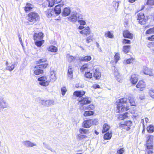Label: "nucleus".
<instances>
[{
  "instance_id": "1",
  "label": "nucleus",
  "mask_w": 154,
  "mask_h": 154,
  "mask_svg": "<svg viewBox=\"0 0 154 154\" xmlns=\"http://www.w3.org/2000/svg\"><path fill=\"white\" fill-rule=\"evenodd\" d=\"M119 112H123L129 109V105L134 106L136 103L133 98L130 97L126 98H121L117 100L116 103Z\"/></svg>"
},
{
  "instance_id": "2",
  "label": "nucleus",
  "mask_w": 154,
  "mask_h": 154,
  "mask_svg": "<svg viewBox=\"0 0 154 154\" xmlns=\"http://www.w3.org/2000/svg\"><path fill=\"white\" fill-rule=\"evenodd\" d=\"M39 18L38 14L35 12H30L28 15V20L33 23L38 20Z\"/></svg>"
},
{
  "instance_id": "3",
  "label": "nucleus",
  "mask_w": 154,
  "mask_h": 154,
  "mask_svg": "<svg viewBox=\"0 0 154 154\" xmlns=\"http://www.w3.org/2000/svg\"><path fill=\"white\" fill-rule=\"evenodd\" d=\"M41 103L45 107H49L53 105L54 104L53 100L48 99L47 100H42L40 101Z\"/></svg>"
},
{
  "instance_id": "4",
  "label": "nucleus",
  "mask_w": 154,
  "mask_h": 154,
  "mask_svg": "<svg viewBox=\"0 0 154 154\" xmlns=\"http://www.w3.org/2000/svg\"><path fill=\"white\" fill-rule=\"evenodd\" d=\"M146 145L147 148L151 149L152 147V141L153 140V137L152 136L147 135L146 136Z\"/></svg>"
},
{
  "instance_id": "5",
  "label": "nucleus",
  "mask_w": 154,
  "mask_h": 154,
  "mask_svg": "<svg viewBox=\"0 0 154 154\" xmlns=\"http://www.w3.org/2000/svg\"><path fill=\"white\" fill-rule=\"evenodd\" d=\"M38 80L40 81L39 84L42 86H46L48 85L50 82L49 80H47V78L43 76L38 78Z\"/></svg>"
},
{
  "instance_id": "6",
  "label": "nucleus",
  "mask_w": 154,
  "mask_h": 154,
  "mask_svg": "<svg viewBox=\"0 0 154 154\" xmlns=\"http://www.w3.org/2000/svg\"><path fill=\"white\" fill-rule=\"evenodd\" d=\"M78 100L79 101V104L82 105V106L90 103L91 102V100L89 99V98L88 97L79 98Z\"/></svg>"
},
{
  "instance_id": "7",
  "label": "nucleus",
  "mask_w": 154,
  "mask_h": 154,
  "mask_svg": "<svg viewBox=\"0 0 154 154\" xmlns=\"http://www.w3.org/2000/svg\"><path fill=\"white\" fill-rule=\"evenodd\" d=\"M47 60L45 59H43L39 60L37 61V64H39L36 66L35 67V68L38 69L43 68H45L48 65V63H42L45 62H46Z\"/></svg>"
},
{
  "instance_id": "8",
  "label": "nucleus",
  "mask_w": 154,
  "mask_h": 154,
  "mask_svg": "<svg viewBox=\"0 0 154 154\" xmlns=\"http://www.w3.org/2000/svg\"><path fill=\"white\" fill-rule=\"evenodd\" d=\"M144 16L143 13L140 12L137 14V20H139V23L141 24L145 23L146 20L144 18Z\"/></svg>"
},
{
  "instance_id": "9",
  "label": "nucleus",
  "mask_w": 154,
  "mask_h": 154,
  "mask_svg": "<svg viewBox=\"0 0 154 154\" xmlns=\"http://www.w3.org/2000/svg\"><path fill=\"white\" fill-rule=\"evenodd\" d=\"M9 107L8 103L3 98L0 97V109Z\"/></svg>"
},
{
  "instance_id": "10",
  "label": "nucleus",
  "mask_w": 154,
  "mask_h": 154,
  "mask_svg": "<svg viewBox=\"0 0 154 154\" xmlns=\"http://www.w3.org/2000/svg\"><path fill=\"white\" fill-rule=\"evenodd\" d=\"M114 75L118 81L120 82H122V77L119 73L118 70L116 68H115L114 71Z\"/></svg>"
},
{
  "instance_id": "11",
  "label": "nucleus",
  "mask_w": 154,
  "mask_h": 154,
  "mask_svg": "<svg viewBox=\"0 0 154 154\" xmlns=\"http://www.w3.org/2000/svg\"><path fill=\"white\" fill-rule=\"evenodd\" d=\"M77 13L76 11L72 12L70 17L68 18V20L69 21L73 23H75L77 20Z\"/></svg>"
},
{
  "instance_id": "12",
  "label": "nucleus",
  "mask_w": 154,
  "mask_h": 154,
  "mask_svg": "<svg viewBox=\"0 0 154 154\" xmlns=\"http://www.w3.org/2000/svg\"><path fill=\"white\" fill-rule=\"evenodd\" d=\"M143 72L144 74L149 75L150 76L153 75V73L152 72V69L150 68H149L146 66L143 67Z\"/></svg>"
},
{
  "instance_id": "13",
  "label": "nucleus",
  "mask_w": 154,
  "mask_h": 154,
  "mask_svg": "<svg viewBox=\"0 0 154 154\" xmlns=\"http://www.w3.org/2000/svg\"><path fill=\"white\" fill-rule=\"evenodd\" d=\"M146 87L145 82L143 80H140L136 86V87L140 91H143Z\"/></svg>"
},
{
  "instance_id": "14",
  "label": "nucleus",
  "mask_w": 154,
  "mask_h": 154,
  "mask_svg": "<svg viewBox=\"0 0 154 154\" xmlns=\"http://www.w3.org/2000/svg\"><path fill=\"white\" fill-rule=\"evenodd\" d=\"M23 145L26 147H32L37 146L35 143H33L29 140H25L23 143Z\"/></svg>"
},
{
  "instance_id": "15",
  "label": "nucleus",
  "mask_w": 154,
  "mask_h": 154,
  "mask_svg": "<svg viewBox=\"0 0 154 154\" xmlns=\"http://www.w3.org/2000/svg\"><path fill=\"white\" fill-rule=\"evenodd\" d=\"M43 35L42 32L35 33L33 36L34 40L35 41L42 40L43 38Z\"/></svg>"
},
{
  "instance_id": "16",
  "label": "nucleus",
  "mask_w": 154,
  "mask_h": 154,
  "mask_svg": "<svg viewBox=\"0 0 154 154\" xmlns=\"http://www.w3.org/2000/svg\"><path fill=\"white\" fill-rule=\"evenodd\" d=\"M122 127L125 128H126L127 130H128L130 129V127L132 125V123L131 121H128L124 122V123L121 124Z\"/></svg>"
},
{
  "instance_id": "17",
  "label": "nucleus",
  "mask_w": 154,
  "mask_h": 154,
  "mask_svg": "<svg viewBox=\"0 0 154 154\" xmlns=\"http://www.w3.org/2000/svg\"><path fill=\"white\" fill-rule=\"evenodd\" d=\"M130 81L132 84H136L138 81V75L136 74L132 75L131 76Z\"/></svg>"
},
{
  "instance_id": "18",
  "label": "nucleus",
  "mask_w": 154,
  "mask_h": 154,
  "mask_svg": "<svg viewBox=\"0 0 154 154\" xmlns=\"http://www.w3.org/2000/svg\"><path fill=\"white\" fill-rule=\"evenodd\" d=\"M91 122V119L86 120L84 121L82 123V126L83 127L86 128H88L92 125Z\"/></svg>"
},
{
  "instance_id": "19",
  "label": "nucleus",
  "mask_w": 154,
  "mask_h": 154,
  "mask_svg": "<svg viewBox=\"0 0 154 154\" xmlns=\"http://www.w3.org/2000/svg\"><path fill=\"white\" fill-rule=\"evenodd\" d=\"M79 32L83 35H89L90 34L91 32L90 28L88 26L82 30L80 31Z\"/></svg>"
},
{
  "instance_id": "20",
  "label": "nucleus",
  "mask_w": 154,
  "mask_h": 154,
  "mask_svg": "<svg viewBox=\"0 0 154 154\" xmlns=\"http://www.w3.org/2000/svg\"><path fill=\"white\" fill-rule=\"evenodd\" d=\"M123 35L125 38L131 39H132L133 37V34L130 33L128 30H125L123 32Z\"/></svg>"
},
{
  "instance_id": "21",
  "label": "nucleus",
  "mask_w": 154,
  "mask_h": 154,
  "mask_svg": "<svg viewBox=\"0 0 154 154\" xmlns=\"http://www.w3.org/2000/svg\"><path fill=\"white\" fill-rule=\"evenodd\" d=\"M73 68L72 67L71 65L69 64L68 70V76L69 79H72L73 77Z\"/></svg>"
},
{
  "instance_id": "22",
  "label": "nucleus",
  "mask_w": 154,
  "mask_h": 154,
  "mask_svg": "<svg viewBox=\"0 0 154 154\" xmlns=\"http://www.w3.org/2000/svg\"><path fill=\"white\" fill-rule=\"evenodd\" d=\"M61 5H57L55 7L54 11V14L55 15L57 16L61 13Z\"/></svg>"
},
{
  "instance_id": "23",
  "label": "nucleus",
  "mask_w": 154,
  "mask_h": 154,
  "mask_svg": "<svg viewBox=\"0 0 154 154\" xmlns=\"http://www.w3.org/2000/svg\"><path fill=\"white\" fill-rule=\"evenodd\" d=\"M34 7V6L30 3H27L25 7L24 10L26 12L31 11Z\"/></svg>"
},
{
  "instance_id": "24",
  "label": "nucleus",
  "mask_w": 154,
  "mask_h": 154,
  "mask_svg": "<svg viewBox=\"0 0 154 154\" xmlns=\"http://www.w3.org/2000/svg\"><path fill=\"white\" fill-rule=\"evenodd\" d=\"M101 76V73L99 69L98 68L96 69L94 72V77L96 79H100Z\"/></svg>"
},
{
  "instance_id": "25",
  "label": "nucleus",
  "mask_w": 154,
  "mask_h": 154,
  "mask_svg": "<svg viewBox=\"0 0 154 154\" xmlns=\"http://www.w3.org/2000/svg\"><path fill=\"white\" fill-rule=\"evenodd\" d=\"M46 14L48 17H51L52 16H55L54 14V10L52 9H48L46 12Z\"/></svg>"
},
{
  "instance_id": "26",
  "label": "nucleus",
  "mask_w": 154,
  "mask_h": 154,
  "mask_svg": "<svg viewBox=\"0 0 154 154\" xmlns=\"http://www.w3.org/2000/svg\"><path fill=\"white\" fill-rule=\"evenodd\" d=\"M71 13V10L69 8H65L62 12V14L64 17H66L68 16Z\"/></svg>"
},
{
  "instance_id": "27",
  "label": "nucleus",
  "mask_w": 154,
  "mask_h": 154,
  "mask_svg": "<svg viewBox=\"0 0 154 154\" xmlns=\"http://www.w3.org/2000/svg\"><path fill=\"white\" fill-rule=\"evenodd\" d=\"M57 79V77L56 76L55 72L51 71L50 72V79L49 80L50 82H54Z\"/></svg>"
},
{
  "instance_id": "28",
  "label": "nucleus",
  "mask_w": 154,
  "mask_h": 154,
  "mask_svg": "<svg viewBox=\"0 0 154 154\" xmlns=\"http://www.w3.org/2000/svg\"><path fill=\"white\" fill-rule=\"evenodd\" d=\"M79 132L80 134L83 135H86L87 136L89 133V131L88 129H84L81 128L79 129Z\"/></svg>"
},
{
  "instance_id": "29",
  "label": "nucleus",
  "mask_w": 154,
  "mask_h": 154,
  "mask_svg": "<svg viewBox=\"0 0 154 154\" xmlns=\"http://www.w3.org/2000/svg\"><path fill=\"white\" fill-rule=\"evenodd\" d=\"M85 93V92L83 91H75L74 93L73 94L80 98L82 97V96L84 95Z\"/></svg>"
},
{
  "instance_id": "30",
  "label": "nucleus",
  "mask_w": 154,
  "mask_h": 154,
  "mask_svg": "<svg viewBox=\"0 0 154 154\" xmlns=\"http://www.w3.org/2000/svg\"><path fill=\"white\" fill-rule=\"evenodd\" d=\"M88 137V136H87L86 135H83L80 134L77 135L76 138L78 140H81L87 138Z\"/></svg>"
},
{
  "instance_id": "31",
  "label": "nucleus",
  "mask_w": 154,
  "mask_h": 154,
  "mask_svg": "<svg viewBox=\"0 0 154 154\" xmlns=\"http://www.w3.org/2000/svg\"><path fill=\"white\" fill-rule=\"evenodd\" d=\"M128 113L126 112L125 113L120 115L118 119L120 120H122L126 119L128 117Z\"/></svg>"
},
{
  "instance_id": "32",
  "label": "nucleus",
  "mask_w": 154,
  "mask_h": 154,
  "mask_svg": "<svg viewBox=\"0 0 154 154\" xmlns=\"http://www.w3.org/2000/svg\"><path fill=\"white\" fill-rule=\"evenodd\" d=\"M109 128L110 127L108 124L106 123L104 124L103 126L102 133H103L106 132L109 129Z\"/></svg>"
},
{
  "instance_id": "33",
  "label": "nucleus",
  "mask_w": 154,
  "mask_h": 154,
  "mask_svg": "<svg viewBox=\"0 0 154 154\" xmlns=\"http://www.w3.org/2000/svg\"><path fill=\"white\" fill-rule=\"evenodd\" d=\"M112 132H108L105 134L104 136V138L105 140H109L110 139L112 136Z\"/></svg>"
},
{
  "instance_id": "34",
  "label": "nucleus",
  "mask_w": 154,
  "mask_h": 154,
  "mask_svg": "<svg viewBox=\"0 0 154 154\" xmlns=\"http://www.w3.org/2000/svg\"><path fill=\"white\" fill-rule=\"evenodd\" d=\"M55 3H59V4L58 5H61V7L64 6L66 4V2L64 0H55Z\"/></svg>"
},
{
  "instance_id": "35",
  "label": "nucleus",
  "mask_w": 154,
  "mask_h": 154,
  "mask_svg": "<svg viewBox=\"0 0 154 154\" xmlns=\"http://www.w3.org/2000/svg\"><path fill=\"white\" fill-rule=\"evenodd\" d=\"M94 114V112L92 111H87L85 112L84 116H90L93 115Z\"/></svg>"
},
{
  "instance_id": "36",
  "label": "nucleus",
  "mask_w": 154,
  "mask_h": 154,
  "mask_svg": "<svg viewBox=\"0 0 154 154\" xmlns=\"http://www.w3.org/2000/svg\"><path fill=\"white\" fill-rule=\"evenodd\" d=\"M91 59L90 56H86L84 57H82L81 59V61L84 62H88Z\"/></svg>"
},
{
  "instance_id": "37",
  "label": "nucleus",
  "mask_w": 154,
  "mask_h": 154,
  "mask_svg": "<svg viewBox=\"0 0 154 154\" xmlns=\"http://www.w3.org/2000/svg\"><path fill=\"white\" fill-rule=\"evenodd\" d=\"M146 129L149 133H153L154 131V126L152 125H149L147 127Z\"/></svg>"
},
{
  "instance_id": "38",
  "label": "nucleus",
  "mask_w": 154,
  "mask_h": 154,
  "mask_svg": "<svg viewBox=\"0 0 154 154\" xmlns=\"http://www.w3.org/2000/svg\"><path fill=\"white\" fill-rule=\"evenodd\" d=\"M35 44L38 47H40L44 43V41L43 40L35 41Z\"/></svg>"
},
{
  "instance_id": "39",
  "label": "nucleus",
  "mask_w": 154,
  "mask_h": 154,
  "mask_svg": "<svg viewBox=\"0 0 154 154\" xmlns=\"http://www.w3.org/2000/svg\"><path fill=\"white\" fill-rule=\"evenodd\" d=\"M95 108V106L94 105L91 104L86 107L84 106L83 107V109L86 110H93Z\"/></svg>"
},
{
  "instance_id": "40",
  "label": "nucleus",
  "mask_w": 154,
  "mask_h": 154,
  "mask_svg": "<svg viewBox=\"0 0 154 154\" xmlns=\"http://www.w3.org/2000/svg\"><path fill=\"white\" fill-rule=\"evenodd\" d=\"M48 50L52 52H55L57 51V48L56 47L52 45L50 46L48 48Z\"/></svg>"
},
{
  "instance_id": "41",
  "label": "nucleus",
  "mask_w": 154,
  "mask_h": 154,
  "mask_svg": "<svg viewBox=\"0 0 154 154\" xmlns=\"http://www.w3.org/2000/svg\"><path fill=\"white\" fill-rule=\"evenodd\" d=\"M131 48L130 45H125L123 46V51L125 53H127L130 50Z\"/></svg>"
},
{
  "instance_id": "42",
  "label": "nucleus",
  "mask_w": 154,
  "mask_h": 154,
  "mask_svg": "<svg viewBox=\"0 0 154 154\" xmlns=\"http://www.w3.org/2000/svg\"><path fill=\"white\" fill-rule=\"evenodd\" d=\"M34 73L36 75H39L43 73V70L40 69H36L34 71Z\"/></svg>"
},
{
  "instance_id": "43",
  "label": "nucleus",
  "mask_w": 154,
  "mask_h": 154,
  "mask_svg": "<svg viewBox=\"0 0 154 154\" xmlns=\"http://www.w3.org/2000/svg\"><path fill=\"white\" fill-rule=\"evenodd\" d=\"M15 64H12L11 66H7L6 69L11 72L15 68Z\"/></svg>"
},
{
  "instance_id": "44",
  "label": "nucleus",
  "mask_w": 154,
  "mask_h": 154,
  "mask_svg": "<svg viewBox=\"0 0 154 154\" xmlns=\"http://www.w3.org/2000/svg\"><path fill=\"white\" fill-rule=\"evenodd\" d=\"M146 34H153L154 33V27L150 28L147 30L146 32Z\"/></svg>"
},
{
  "instance_id": "45",
  "label": "nucleus",
  "mask_w": 154,
  "mask_h": 154,
  "mask_svg": "<svg viewBox=\"0 0 154 154\" xmlns=\"http://www.w3.org/2000/svg\"><path fill=\"white\" fill-rule=\"evenodd\" d=\"M93 37L92 35H90L86 38V42L88 43L91 42L93 40Z\"/></svg>"
},
{
  "instance_id": "46",
  "label": "nucleus",
  "mask_w": 154,
  "mask_h": 154,
  "mask_svg": "<svg viewBox=\"0 0 154 154\" xmlns=\"http://www.w3.org/2000/svg\"><path fill=\"white\" fill-rule=\"evenodd\" d=\"M105 37H108L110 38H112L113 35L109 31H108L105 33Z\"/></svg>"
},
{
  "instance_id": "47",
  "label": "nucleus",
  "mask_w": 154,
  "mask_h": 154,
  "mask_svg": "<svg viewBox=\"0 0 154 154\" xmlns=\"http://www.w3.org/2000/svg\"><path fill=\"white\" fill-rule=\"evenodd\" d=\"M88 68V65L87 64H85L82 66L80 69V70L82 72Z\"/></svg>"
},
{
  "instance_id": "48",
  "label": "nucleus",
  "mask_w": 154,
  "mask_h": 154,
  "mask_svg": "<svg viewBox=\"0 0 154 154\" xmlns=\"http://www.w3.org/2000/svg\"><path fill=\"white\" fill-rule=\"evenodd\" d=\"M61 91L62 94L63 96H64L65 95V93L67 91V89L66 87H63L61 88Z\"/></svg>"
},
{
  "instance_id": "49",
  "label": "nucleus",
  "mask_w": 154,
  "mask_h": 154,
  "mask_svg": "<svg viewBox=\"0 0 154 154\" xmlns=\"http://www.w3.org/2000/svg\"><path fill=\"white\" fill-rule=\"evenodd\" d=\"M85 75L87 78H91L92 77V74L90 72H85Z\"/></svg>"
},
{
  "instance_id": "50",
  "label": "nucleus",
  "mask_w": 154,
  "mask_h": 154,
  "mask_svg": "<svg viewBox=\"0 0 154 154\" xmlns=\"http://www.w3.org/2000/svg\"><path fill=\"white\" fill-rule=\"evenodd\" d=\"M119 54L118 53H116L114 56V59L116 63L118 61L119 59Z\"/></svg>"
},
{
  "instance_id": "51",
  "label": "nucleus",
  "mask_w": 154,
  "mask_h": 154,
  "mask_svg": "<svg viewBox=\"0 0 154 154\" xmlns=\"http://www.w3.org/2000/svg\"><path fill=\"white\" fill-rule=\"evenodd\" d=\"M91 120L92 121L91 122V124L92 125H96L98 123V119H91Z\"/></svg>"
},
{
  "instance_id": "52",
  "label": "nucleus",
  "mask_w": 154,
  "mask_h": 154,
  "mask_svg": "<svg viewBox=\"0 0 154 154\" xmlns=\"http://www.w3.org/2000/svg\"><path fill=\"white\" fill-rule=\"evenodd\" d=\"M67 57H68V60L69 62H71L75 60V58L73 56L69 55V56H67Z\"/></svg>"
},
{
  "instance_id": "53",
  "label": "nucleus",
  "mask_w": 154,
  "mask_h": 154,
  "mask_svg": "<svg viewBox=\"0 0 154 154\" xmlns=\"http://www.w3.org/2000/svg\"><path fill=\"white\" fill-rule=\"evenodd\" d=\"M147 4L151 5H154V0H148L147 2Z\"/></svg>"
},
{
  "instance_id": "54",
  "label": "nucleus",
  "mask_w": 154,
  "mask_h": 154,
  "mask_svg": "<svg viewBox=\"0 0 154 154\" xmlns=\"http://www.w3.org/2000/svg\"><path fill=\"white\" fill-rule=\"evenodd\" d=\"M134 59L133 58L129 59H127L126 61H125L127 64H129L131 63L133 61Z\"/></svg>"
},
{
  "instance_id": "55",
  "label": "nucleus",
  "mask_w": 154,
  "mask_h": 154,
  "mask_svg": "<svg viewBox=\"0 0 154 154\" xmlns=\"http://www.w3.org/2000/svg\"><path fill=\"white\" fill-rule=\"evenodd\" d=\"M149 94L150 96L152 98L154 99V90H151L149 91Z\"/></svg>"
},
{
  "instance_id": "56",
  "label": "nucleus",
  "mask_w": 154,
  "mask_h": 154,
  "mask_svg": "<svg viewBox=\"0 0 154 154\" xmlns=\"http://www.w3.org/2000/svg\"><path fill=\"white\" fill-rule=\"evenodd\" d=\"M123 43L124 44H129L131 43V41L129 40L124 39L123 41Z\"/></svg>"
},
{
  "instance_id": "57",
  "label": "nucleus",
  "mask_w": 154,
  "mask_h": 154,
  "mask_svg": "<svg viewBox=\"0 0 154 154\" xmlns=\"http://www.w3.org/2000/svg\"><path fill=\"white\" fill-rule=\"evenodd\" d=\"M79 23L81 25H85L86 24L85 22L82 20H79Z\"/></svg>"
},
{
  "instance_id": "58",
  "label": "nucleus",
  "mask_w": 154,
  "mask_h": 154,
  "mask_svg": "<svg viewBox=\"0 0 154 154\" xmlns=\"http://www.w3.org/2000/svg\"><path fill=\"white\" fill-rule=\"evenodd\" d=\"M125 150L123 148H121L117 151V153L118 154H122L124 152Z\"/></svg>"
},
{
  "instance_id": "59",
  "label": "nucleus",
  "mask_w": 154,
  "mask_h": 154,
  "mask_svg": "<svg viewBox=\"0 0 154 154\" xmlns=\"http://www.w3.org/2000/svg\"><path fill=\"white\" fill-rule=\"evenodd\" d=\"M148 149L147 150V153L149 154H152L153 153V151L152 150V147L151 148V149L147 148Z\"/></svg>"
},
{
  "instance_id": "60",
  "label": "nucleus",
  "mask_w": 154,
  "mask_h": 154,
  "mask_svg": "<svg viewBox=\"0 0 154 154\" xmlns=\"http://www.w3.org/2000/svg\"><path fill=\"white\" fill-rule=\"evenodd\" d=\"M75 87L78 88H80L83 87V86L82 84H78L76 85Z\"/></svg>"
},
{
  "instance_id": "61",
  "label": "nucleus",
  "mask_w": 154,
  "mask_h": 154,
  "mask_svg": "<svg viewBox=\"0 0 154 154\" xmlns=\"http://www.w3.org/2000/svg\"><path fill=\"white\" fill-rule=\"evenodd\" d=\"M148 40L150 41L154 40V35L149 37L148 38Z\"/></svg>"
},
{
  "instance_id": "62",
  "label": "nucleus",
  "mask_w": 154,
  "mask_h": 154,
  "mask_svg": "<svg viewBox=\"0 0 154 154\" xmlns=\"http://www.w3.org/2000/svg\"><path fill=\"white\" fill-rule=\"evenodd\" d=\"M143 130L142 131V133L143 134H144L145 133V128L144 124V123L143 124Z\"/></svg>"
},
{
  "instance_id": "63",
  "label": "nucleus",
  "mask_w": 154,
  "mask_h": 154,
  "mask_svg": "<svg viewBox=\"0 0 154 154\" xmlns=\"http://www.w3.org/2000/svg\"><path fill=\"white\" fill-rule=\"evenodd\" d=\"M18 37H19V39L20 42V44H21V45H23V42H22V38L20 35L18 36Z\"/></svg>"
},
{
  "instance_id": "64",
  "label": "nucleus",
  "mask_w": 154,
  "mask_h": 154,
  "mask_svg": "<svg viewBox=\"0 0 154 154\" xmlns=\"http://www.w3.org/2000/svg\"><path fill=\"white\" fill-rule=\"evenodd\" d=\"M78 18L79 20L82 19V15L81 14H79L78 16Z\"/></svg>"
}]
</instances>
